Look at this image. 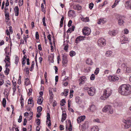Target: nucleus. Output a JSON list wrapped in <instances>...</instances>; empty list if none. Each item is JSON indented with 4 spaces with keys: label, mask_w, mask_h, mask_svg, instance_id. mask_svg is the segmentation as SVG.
<instances>
[{
    "label": "nucleus",
    "mask_w": 131,
    "mask_h": 131,
    "mask_svg": "<svg viewBox=\"0 0 131 131\" xmlns=\"http://www.w3.org/2000/svg\"><path fill=\"white\" fill-rule=\"evenodd\" d=\"M118 92L122 95H129L131 94V86L128 84L122 85L118 89Z\"/></svg>",
    "instance_id": "nucleus-1"
},
{
    "label": "nucleus",
    "mask_w": 131,
    "mask_h": 131,
    "mask_svg": "<svg viewBox=\"0 0 131 131\" xmlns=\"http://www.w3.org/2000/svg\"><path fill=\"white\" fill-rule=\"evenodd\" d=\"M112 93V90L110 88H107L104 91L103 96H102L101 98L103 100H105Z\"/></svg>",
    "instance_id": "nucleus-2"
},
{
    "label": "nucleus",
    "mask_w": 131,
    "mask_h": 131,
    "mask_svg": "<svg viewBox=\"0 0 131 131\" xmlns=\"http://www.w3.org/2000/svg\"><path fill=\"white\" fill-rule=\"evenodd\" d=\"M104 112H107L109 114H112L113 110L112 106L109 105H107L105 106L103 109Z\"/></svg>",
    "instance_id": "nucleus-3"
},
{
    "label": "nucleus",
    "mask_w": 131,
    "mask_h": 131,
    "mask_svg": "<svg viewBox=\"0 0 131 131\" xmlns=\"http://www.w3.org/2000/svg\"><path fill=\"white\" fill-rule=\"evenodd\" d=\"M96 89L93 87H91L90 88L89 90L87 91L88 94L90 96H93L96 93Z\"/></svg>",
    "instance_id": "nucleus-4"
},
{
    "label": "nucleus",
    "mask_w": 131,
    "mask_h": 131,
    "mask_svg": "<svg viewBox=\"0 0 131 131\" xmlns=\"http://www.w3.org/2000/svg\"><path fill=\"white\" fill-rule=\"evenodd\" d=\"M123 122L125 124L124 125V126L125 128L127 129L129 128L131 126V120L128 119L126 120L123 119Z\"/></svg>",
    "instance_id": "nucleus-5"
},
{
    "label": "nucleus",
    "mask_w": 131,
    "mask_h": 131,
    "mask_svg": "<svg viewBox=\"0 0 131 131\" xmlns=\"http://www.w3.org/2000/svg\"><path fill=\"white\" fill-rule=\"evenodd\" d=\"M106 44L105 40L103 38H101L99 39L97 41V45L100 47H103Z\"/></svg>",
    "instance_id": "nucleus-6"
},
{
    "label": "nucleus",
    "mask_w": 131,
    "mask_h": 131,
    "mask_svg": "<svg viewBox=\"0 0 131 131\" xmlns=\"http://www.w3.org/2000/svg\"><path fill=\"white\" fill-rule=\"evenodd\" d=\"M82 33L84 35H89L91 33V29L89 28L86 27L82 30Z\"/></svg>",
    "instance_id": "nucleus-7"
},
{
    "label": "nucleus",
    "mask_w": 131,
    "mask_h": 131,
    "mask_svg": "<svg viewBox=\"0 0 131 131\" xmlns=\"http://www.w3.org/2000/svg\"><path fill=\"white\" fill-rule=\"evenodd\" d=\"M123 16L120 15H118L117 17V18L118 20V24L119 25H122L124 22L123 19Z\"/></svg>",
    "instance_id": "nucleus-8"
},
{
    "label": "nucleus",
    "mask_w": 131,
    "mask_h": 131,
    "mask_svg": "<svg viewBox=\"0 0 131 131\" xmlns=\"http://www.w3.org/2000/svg\"><path fill=\"white\" fill-rule=\"evenodd\" d=\"M108 78L109 80L110 81L114 82L118 81L119 79L118 77L115 75H110L108 77Z\"/></svg>",
    "instance_id": "nucleus-9"
},
{
    "label": "nucleus",
    "mask_w": 131,
    "mask_h": 131,
    "mask_svg": "<svg viewBox=\"0 0 131 131\" xmlns=\"http://www.w3.org/2000/svg\"><path fill=\"white\" fill-rule=\"evenodd\" d=\"M62 59L63 65L65 66H66V64L68 62L67 56L63 54L62 56Z\"/></svg>",
    "instance_id": "nucleus-10"
},
{
    "label": "nucleus",
    "mask_w": 131,
    "mask_h": 131,
    "mask_svg": "<svg viewBox=\"0 0 131 131\" xmlns=\"http://www.w3.org/2000/svg\"><path fill=\"white\" fill-rule=\"evenodd\" d=\"M125 6L126 9H131V2L130 1H126Z\"/></svg>",
    "instance_id": "nucleus-11"
},
{
    "label": "nucleus",
    "mask_w": 131,
    "mask_h": 131,
    "mask_svg": "<svg viewBox=\"0 0 131 131\" xmlns=\"http://www.w3.org/2000/svg\"><path fill=\"white\" fill-rule=\"evenodd\" d=\"M128 42V39L127 38L124 36H123L121 38V42L122 44L127 43Z\"/></svg>",
    "instance_id": "nucleus-12"
},
{
    "label": "nucleus",
    "mask_w": 131,
    "mask_h": 131,
    "mask_svg": "<svg viewBox=\"0 0 131 131\" xmlns=\"http://www.w3.org/2000/svg\"><path fill=\"white\" fill-rule=\"evenodd\" d=\"M47 118L46 123L48 124V126H50L51 125L50 120V115L49 113H47Z\"/></svg>",
    "instance_id": "nucleus-13"
},
{
    "label": "nucleus",
    "mask_w": 131,
    "mask_h": 131,
    "mask_svg": "<svg viewBox=\"0 0 131 131\" xmlns=\"http://www.w3.org/2000/svg\"><path fill=\"white\" fill-rule=\"evenodd\" d=\"M106 21V19L105 18H101L97 20V24H100L101 23L103 24L105 23Z\"/></svg>",
    "instance_id": "nucleus-14"
},
{
    "label": "nucleus",
    "mask_w": 131,
    "mask_h": 131,
    "mask_svg": "<svg viewBox=\"0 0 131 131\" xmlns=\"http://www.w3.org/2000/svg\"><path fill=\"white\" fill-rule=\"evenodd\" d=\"M96 110V108L95 105L92 104L91 105L89 108V111L91 112H93Z\"/></svg>",
    "instance_id": "nucleus-15"
},
{
    "label": "nucleus",
    "mask_w": 131,
    "mask_h": 131,
    "mask_svg": "<svg viewBox=\"0 0 131 131\" xmlns=\"http://www.w3.org/2000/svg\"><path fill=\"white\" fill-rule=\"evenodd\" d=\"M84 37L83 36H81L77 37L75 40V43H78L80 41L84 40Z\"/></svg>",
    "instance_id": "nucleus-16"
},
{
    "label": "nucleus",
    "mask_w": 131,
    "mask_h": 131,
    "mask_svg": "<svg viewBox=\"0 0 131 131\" xmlns=\"http://www.w3.org/2000/svg\"><path fill=\"white\" fill-rule=\"evenodd\" d=\"M85 118V116H81L79 117L77 119L78 123H80L81 122L84 121Z\"/></svg>",
    "instance_id": "nucleus-17"
},
{
    "label": "nucleus",
    "mask_w": 131,
    "mask_h": 131,
    "mask_svg": "<svg viewBox=\"0 0 131 131\" xmlns=\"http://www.w3.org/2000/svg\"><path fill=\"white\" fill-rule=\"evenodd\" d=\"M43 98L41 96H40L37 100V103L39 105H41L42 103Z\"/></svg>",
    "instance_id": "nucleus-18"
},
{
    "label": "nucleus",
    "mask_w": 131,
    "mask_h": 131,
    "mask_svg": "<svg viewBox=\"0 0 131 131\" xmlns=\"http://www.w3.org/2000/svg\"><path fill=\"white\" fill-rule=\"evenodd\" d=\"M14 9L15 16H18V15L19 13V9L18 7L17 6H16L15 7Z\"/></svg>",
    "instance_id": "nucleus-19"
},
{
    "label": "nucleus",
    "mask_w": 131,
    "mask_h": 131,
    "mask_svg": "<svg viewBox=\"0 0 131 131\" xmlns=\"http://www.w3.org/2000/svg\"><path fill=\"white\" fill-rule=\"evenodd\" d=\"M117 33V31L116 30H113L112 31H109L108 34L112 36H115Z\"/></svg>",
    "instance_id": "nucleus-20"
},
{
    "label": "nucleus",
    "mask_w": 131,
    "mask_h": 131,
    "mask_svg": "<svg viewBox=\"0 0 131 131\" xmlns=\"http://www.w3.org/2000/svg\"><path fill=\"white\" fill-rule=\"evenodd\" d=\"M86 63L89 65H91L93 64V62L91 59L88 58L86 61Z\"/></svg>",
    "instance_id": "nucleus-21"
},
{
    "label": "nucleus",
    "mask_w": 131,
    "mask_h": 131,
    "mask_svg": "<svg viewBox=\"0 0 131 131\" xmlns=\"http://www.w3.org/2000/svg\"><path fill=\"white\" fill-rule=\"evenodd\" d=\"M5 14V19L7 20H9V14L8 12L6 11H5L4 12Z\"/></svg>",
    "instance_id": "nucleus-22"
},
{
    "label": "nucleus",
    "mask_w": 131,
    "mask_h": 131,
    "mask_svg": "<svg viewBox=\"0 0 131 131\" xmlns=\"http://www.w3.org/2000/svg\"><path fill=\"white\" fill-rule=\"evenodd\" d=\"M73 8L75 9H77L78 10H81L82 7L79 5H74L73 6Z\"/></svg>",
    "instance_id": "nucleus-23"
},
{
    "label": "nucleus",
    "mask_w": 131,
    "mask_h": 131,
    "mask_svg": "<svg viewBox=\"0 0 131 131\" xmlns=\"http://www.w3.org/2000/svg\"><path fill=\"white\" fill-rule=\"evenodd\" d=\"M68 14L69 16L71 17L75 14V12L73 10H70L68 12Z\"/></svg>",
    "instance_id": "nucleus-24"
},
{
    "label": "nucleus",
    "mask_w": 131,
    "mask_h": 131,
    "mask_svg": "<svg viewBox=\"0 0 131 131\" xmlns=\"http://www.w3.org/2000/svg\"><path fill=\"white\" fill-rule=\"evenodd\" d=\"M66 116L67 115L66 114H64L63 113H62V119L61 120V121L62 122H63L64 121L66 120Z\"/></svg>",
    "instance_id": "nucleus-25"
},
{
    "label": "nucleus",
    "mask_w": 131,
    "mask_h": 131,
    "mask_svg": "<svg viewBox=\"0 0 131 131\" xmlns=\"http://www.w3.org/2000/svg\"><path fill=\"white\" fill-rule=\"evenodd\" d=\"M68 92L69 90L68 89L66 90L65 91L64 90V92L61 93V95L62 96L64 95V96H67L68 94Z\"/></svg>",
    "instance_id": "nucleus-26"
},
{
    "label": "nucleus",
    "mask_w": 131,
    "mask_h": 131,
    "mask_svg": "<svg viewBox=\"0 0 131 131\" xmlns=\"http://www.w3.org/2000/svg\"><path fill=\"white\" fill-rule=\"evenodd\" d=\"M120 1V0H116L114 4L111 7L112 8H114L115 7L116 5Z\"/></svg>",
    "instance_id": "nucleus-27"
},
{
    "label": "nucleus",
    "mask_w": 131,
    "mask_h": 131,
    "mask_svg": "<svg viewBox=\"0 0 131 131\" xmlns=\"http://www.w3.org/2000/svg\"><path fill=\"white\" fill-rule=\"evenodd\" d=\"M32 97H30L29 99L28 100V104H32V106L34 105V103H32Z\"/></svg>",
    "instance_id": "nucleus-28"
},
{
    "label": "nucleus",
    "mask_w": 131,
    "mask_h": 131,
    "mask_svg": "<svg viewBox=\"0 0 131 131\" xmlns=\"http://www.w3.org/2000/svg\"><path fill=\"white\" fill-rule=\"evenodd\" d=\"M112 52L110 51H107L105 53V54L106 56L107 57H109L112 55Z\"/></svg>",
    "instance_id": "nucleus-29"
},
{
    "label": "nucleus",
    "mask_w": 131,
    "mask_h": 131,
    "mask_svg": "<svg viewBox=\"0 0 131 131\" xmlns=\"http://www.w3.org/2000/svg\"><path fill=\"white\" fill-rule=\"evenodd\" d=\"M91 131H99L98 127L96 126L93 127L91 129Z\"/></svg>",
    "instance_id": "nucleus-30"
},
{
    "label": "nucleus",
    "mask_w": 131,
    "mask_h": 131,
    "mask_svg": "<svg viewBox=\"0 0 131 131\" xmlns=\"http://www.w3.org/2000/svg\"><path fill=\"white\" fill-rule=\"evenodd\" d=\"M49 95L50 96V98H51L52 99L53 97V94L52 91L50 89H49Z\"/></svg>",
    "instance_id": "nucleus-31"
},
{
    "label": "nucleus",
    "mask_w": 131,
    "mask_h": 131,
    "mask_svg": "<svg viewBox=\"0 0 131 131\" xmlns=\"http://www.w3.org/2000/svg\"><path fill=\"white\" fill-rule=\"evenodd\" d=\"M82 20L85 22H88L89 21V19L88 17H86V18H82L81 19Z\"/></svg>",
    "instance_id": "nucleus-32"
},
{
    "label": "nucleus",
    "mask_w": 131,
    "mask_h": 131,
    "mask_svg": "<svg viewBox=\"0 0 131 131\" xmlns=\"http://www.w3.org/2000/svg\"><path fill=\"white\" fill-rule=\"evenodd\" d=\"M79 84L80 85H81V84H84L86 81H85L84 80L80 78L79 80Z\"/></svg>",
    "instance_id": "nucleus-33"
},
{
    "label": "nucleus",
    "mask_w": 131,
    "mask_h": 131,
    "mask_svg": "<svg viewBox=\"0 0 131 131\" xmlns=\"http://www.w3.org/2000/svg\"><path fill=\"white\" fill-rule=\"evenodd\" d=\"M35 65V62L34 61H32L31 63V67L30 68V71H32L34 68V65Z\"/></svg>",
    "instance_id": "nucleus-34"
},
{
    "label": "nucleus",
    "mask_w": 131,
    "mask_h": 131,
    "mask_svg": "<svg viewBox=\"0 0 131 131\" xmlns=\"http://www.w3.org/2000/svg\"><path fill=\"white\" fill-rule=\"evenodd\" d=\"M64 19V17L63 16H62L61 18V21L60 22V26L61 27L62 26L63 24V21Z\"/></svg>",
    "instance_id": "nucleus-35"
},
{
    "label": "nucleus",
    "mask_w": 131,
    "mask_h": 131,
    "mask_svg": "<svg viewBox=\"0 0 131 131\" xmlns=\"http://www.w3.org/2000/svg\"><path fill=\"white\" fill-rule=\"evenodd\" d=\"M69 54L71 57H72L75 55V53L74 51H72L70 52Z\"/></svg>",
    "instance_id": "nucleus-36"
},
{
    "label": "nucleus",
    "mask_w": 131,
    "mask_h": 131,
    "mask_svg": "<svg viewBox=\"0 0 131 131\" xmlns=\"http://www.w3.org/2000/svg\"><path fill=\"white\" fill-rule=\"evenodd\" d=\"M79 99V97H76L75 99L76 102L78 104H80L81 103V101Z\"/></svg>",
    "instance_id": "nucleus-37"
},
{
    "label": "nucleus",
    "mask_w": 131,
    "mask_h": 131,
    "mask_svg": "<svg viewBox=\"0 0 131 131\" xmlns=\"http://www.w3.org/2000/svg\"><path fill=\"white\" fill-rule=\"evenodd\" d=\"M2 103L3 107H5L6 104V101L5 98H4L3 99L2 101Z\"/></svg>",
    "instance_id": "nucleus-38"
},
{
    "label": "nucleus",
    "mask_w": 131,
    "mask_h": 131,
    "mask_svg": "<svg viewBox=\"0 0 131 131\" xmlns=\"http://www.w3.org/2000/svg\"><path fill=\"white\" fill-rule=\"evenodd\" d=\"M69 123V127L68 128V129L69 131H71L72 130V125L71 123V121L70 120L68 121Z\"/></svg>",
    "instance_id": "nucleus-39"
},
{
    "label": "nucleus",
    "mask_w": 131,
    "mask_h": 131,
    "mask_svg": "<svg viewBox=\"0 0 131 131\" xmlns=\"http://www.w3.org/2000/svg\"><path fill=\"white\" fill-rule=\"evenodd\" d=\"M9 69L8 68H6V69L4 71V72L6 75H7L9 73Z\"/></svg>",
    "instance_id": "nucleus-40"
},
{
    "label": "nucleus",
    "mask_w": 131,
    "mask_h": 131,
    "mask_svg": "<svg viewBox=\"0 0 131 131\" xmlns=\"http://www.w3.org/2000/svg\"><path fill=\"white\" fill-rule=\"evenodd\" d=\"M15 64H17L19 60V58L18 56H16L15 59Z\"/></svg>",
    "instance_id": "nucleus-41"
},
{
    "label": "nucleus",
    "mask_w": 131,
    "mask_h": 131,
    "mask_svg": "<svg viewBox=\"0 0 131 131\" xmlns=\"http://www.w3.org/2000/svg\"><path fill=\"white\" fill-rule=\"evenodd\" d=\"M126 72L128 73H131V67H127L126 68Z\"/></svg>",
    "instance_id": "nucleus-42"
},
{
    "label": "nucleus",
    "mask_w": 131,
    "mask_h": 131,
    "mask_svg": "<svg viewBox=\"0 0 131 131\" xmlns=\"http://www.w3.org/2000/svg\"><path fill=\"white\" fill-rule=\"evenodd\" d=\"M88 122H85L82 125V126L83 127V128H86L88 126Z\"/></svg>",
    "instance_id": "nucleus-43"
},
{
    "label": "nucleus",
    "mask_w": 131,
    "mask_h": 131,
    "mask_svg": "<svg viewBox=\"0 0 131 131\" xmlns=\"http://www.w3.org/2000/svg\"><path fill=\"white\" fill-rule=\"evenodd\" d=\"M6 57L5 59V63H6V60L7 61L9 62V63H10L9 60H10V57L9 56H6Z\"/></svg>",
    "instance_id": "nucleus-44"
},
{
    "label": "nucleus",
    "mask_w": 131,
    "mask_h": 131,
    "mask_svg": "<svg viewBox=\"0 0 131 131\" xmlns=\"http://www.w3.org/2000/svg\"><path fill=\"white\" fill-rule=\"evenodd\" d=\"M93 34L94 35H98L99 34V32L97 30H95L93 32Z\"/></svg>",
    "instance_id": "nucleus-45"
},
{
    "label": "nucleus",
    "mask_w": 131,
    "mask_h": 131,
    "mask_svg": "<svg viewBox=\"0 0 131 131\" xmlns=\"http://www.w3.org/2000/svg\"><path fill=\"white\" fill-rule=\"evenodd\" d=\"M89 7L90 9H92L94 6V4L92 3H91L89 4Z\"/></svg>",
    "instance_id": "nucleus-46"
},
{
    "label": "nucleus",
    "mask_w": 131,
    "mask_h": 131,
    "mask_svg": "<svg viewBox=\"0 0 131 131\" xmlns=\"http://www.w3.org/2000/svg\"><path fill=\"white\" fill-rule=\"evenodd\" d=\"M37 109L38 112H40L42 111V108L41 106H39L37 107Z\"/></svg>",
    "instance_id": "nucleus-47"
},
{
    "label": "nucleus",
    "mask_w": 131,
    "mask_h": 131,
    "mask_svg": "<svg viewBox=\"0 0 131 131\" xmlns=\"http://www.w3.org/2000/svg\"><path fill=\"white\" fill-rule=\"evenodd\" d=\"M45 17H44L42 19V22L43 23V25L45 26H46V25L45 23Z\"/></svg>",
    "instance_id": "nucleus-48"
},
{
    "label": "nucleus",
    "mask_w": 131,
    "mask_h": 131,
    "mask_svg": "<svg viewBox=\"0 0 131 131\" xmlns=\"http://www.w3.org/2000/svg\"><path fill=\"white\" fill-rule=\"evenodd\" d=\"M95 78V75L94 74H92L90 77V79L92 80H93Z\"/></svg>",
    "instance_id": "nucleus-49"
},
{
    "label": "nucleus",
    "mask_w": 131,
    "mask_h": 131,
    "mask_svg": "<svg viewBox=\"0 0 131 131\" xmlns=\"http://www.w3.org/2000/svg\"><path fill=\"white\" fill-rule=\"evenodd\" d=\"M99 69L98 68H97L96 69L94 73L95 74H97L99 72Z\"/></svg>",
    "instance_id": "nucleus-50"
},
{
    "label": "nucleus",
    "mask_w": 131,
    "mask_h": 131,
    "mask_svg": "<svg viewBox=\"0 0 131 131\" xmlns=\"http://www.w3.org/2000/svg\"><path fill=\"white\" fill-rule=\"evenodd\" d=\"M23 3V0H19V6H22Z\"/></svg>",
    "instance_id": "nucleus-51"
},
{
    "label": "nucleus",
    "mask_w": 131,
    "mask_h": 131,
    "mask_svg": "<svg viewBox=\"0 0 131 131\" xmlns=\"http://www.w3.org/2000/svg\"><path fill=\"white\" fill-rule=\"evenodd\" d=\"M22 117V116L20 115L19 116V118L18 119V122L19 123H20L21 122Z\"/></svg>",
    "instance_id": "nucleus-52"
},
{
    "label": "nucleus",
    "mask_w": 131,
    "mask_h": 131,
    "mask_svg": "<svg viewBox=\"0 0 131 131\" xmlns=\"http://www.w3.org/2000/svg\"><path fill=\"white\" fill-rule=\"evenodd\" d=\"M36 38V39H39V35L38 32H37L36 33L35 35Z\"/></svg>",
    "instance_id": "nucleus-53"
},
{
    "label": "nucleus",
    "mask_w": 131,
    "mask_h": 131,
    "mask_svg": "<svg viewBox=\"0 0 131 131\" xmlns=\"http://www.w3.org/2000/svg\"><path fill=\"white\" fill-rule=\"evenodd\" d=\"M36 124L37 125H39L40 123V120L39 119H37L36 120Z\"/></svg>",
    "instance_id": "nucleus-54"
},
{
    "label": "nucleus",
    "mask_w": 131,
    "mask_h": 131,
    "mask_svg": "<svg viewBox=\"0 0 131 131\" xmlns=\"http://www.w3.org/2000/svg\"><path fill=\"white\" fill-rule=\"evenodd\" d=\"M4 80L2 79H0V86L2 85L4 83Z\"/></svg>",
    "instance_id": "nucleus-55"
},
{
    "label": "nucleus",
    "mask_w": 131,
    "mask_h": 131,
    "mask_svg": "<svg viewBox=\"0 0 131 131\" xmlns=\"http://www.w3.org/2000/svg\"><path fill=\"white\" fill-rule=\"evenodd\" d=\"M29 69L28 68H25L24 69V71H25L26 72V73L27 74L29 73Z\"/></svg>",
    "instance_id": "nucleus-56"
},
{
    "label": "nucleus",
    "mask_w": 131,
    "mask_h": 131,
    "mask_svg": "<svg viewBox=\"0 0 131 131\" xmlns=\"http://www.w3.org/2000/svg\"><path fill=\"white\" fill-rule=\"evenodd\" d=\"M72 22L71 20H70L68 22V26L69 27L71 26V24L72 23Z\"/></svg>",
    "instance_id": "nucleus-57"
},
{
    "label": "nucleus",
    "mask_w": 131,
    "mask_h": 131,
    "mask_svg": "<svg viewBox=\"0 0 131 131\" xmlns=\"http://www.w3.org/2000/svg\"><path fill=\"white\" fill-rule=\"evenodd\" d=\"M13 95L16 90V86H14V87L13 88Z\"/></svg>",
    "instance_id": "nucleus-58"
},
{
    "label": "nucleus",
    "mask_w": 131,
    "mask_h": 131,
    "mask_svg": "<svg viewBox=\"0 0 131 131\" xmlns=\"http://www.w3.org/2000/svg\"><path fill=\"white\" fill-rule=\"evenodd\" d=\"M94 121L95 122H97V123H99L100 122V120L98 118L95 119L94 120Z\"/></svg>",
    "instance_id": "nucleus-59"
},
{
    "label": "nucleus",
    "mask_w": 131,
    "mask_h": 131,
    "mask_svg": "<svg viewBox=\"0 0 131 131\" xmlns=\"http://www.w3.org/2000/svg\"><path fill=\"white\" fill-rule=\"evenodd\" d=\"M124 33L125 34H127L128 33V30L127 29H125L124 31Z\"/></svg>",
    "instance_id": "nucleus-60"
},
{
    "label": "nucleus",
    "mask_w": 131,
    "mask_h": 131,
    "mask_svg": "<svg viewBox=\"0 0 131 131\" xmlns=\"http://www.w3.org/2000/svg\"><path fill=\"white\" fill-rule=\"evenodd\" d=\"M29 91L28 93V95L29 96L30 95V93H31L32 92V90L31 89H29Z\"/></svg>",
    "instance_id": "nucleus-61"
},
{
    "label": "nucleus",
    "mask_w": 131,
    "mask_h": 131,
    "mask_svg": "<svg viewBox=\"0 0 131 131\" xmlns=\"http://www.w3.org/2000/svg\"><path fill=\"white\" fill-rule=\"evenodd\" d=\"M64 126L63 125H61L60 126V130H62L64 129V128H63Z\"/></svg>",
    "instance_id": "nucleus-62"
},
{
    "label": "nucleus",
    "mask_w": 131,
    "mask_h": 131,
    "mask_svg": "<svg viewBox=\"0 0 131 131\" xmlns=\"http://www.w3.org/2000/svg\"><path fill=\"white\" fill-rule=\"evenodd\" d=\"M27 122V120L26 118H25L24 119V122H23V125H25Z\"/></svg>",
    "instance_id": "nucleus-63"
},
{
    "label": "nucleus",
    "mask_w": 131,
    "mask_h": 131,
    "mask_svg": "<svg viewBox=\"0 0 131 131\" xmlns=\"http://www.w3.org/2000/svg\"><path fill=\"white\" fill-rule=\"evenodd\" d=\"M90 88H88L87 86H85L84 87L83 89L84 90H87L88 91L89 90Z\"/></svg>",
    "instance_id": "nucleus-64"
}]
</instances>
